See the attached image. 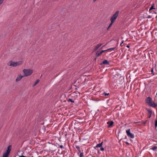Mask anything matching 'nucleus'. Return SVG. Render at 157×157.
Instances as JSON below:
<instances>
[{"label":"nucleus","mask_w":157,"mask_h":157,"mask_svg":"<svg viewBox=\"0 0 157 157\" xmlns=\"http://www.w3.org/2000/svg\"><path fill=\"white\" fill-rule=\"evenodd\" d=\"M125 143L128 145H129L130 144L129 143L127 142H125Z\"/></svg>","instance_id":"cd10ccee"},{"label":"nucleus","mask_w":157,"mask_h":157,"mask_svg":"<svg viewBox=\"0 0 157 157\" xmlns=\"http://www.w3.org/2000/svg\"><path fill=\"white\" fill-rule=\"evenodd\" d=\"M115 48V47H114V48H109V50H110V51H113V50H114V49Z\"/></svg>","instance_id":"4be33fe9"},{"label":"nucleus","mask_w":157,"mask_h":157,"mask_svg":"<svg viewBox=\"0 0 157 157\" xmlns=\"http://www.w3.org/2000/svg\"><path fill=\"white\" fill-rule=\"evenodd\" d=\"M114 22L112 21H111V23L109 24V27H111L112 26V24Z\"/></svg>","instance_id":"412c9836"},{"label":"nucleus","mask_w":157,"mask_h":157,"mask_svg":"<svg viewBox=\"0 0 157 157\" xmlns=\"http://www.w3.org/2000/svg\"><path fill=\"white\" fill-rule=\"evenodd\" d=\"M104 52L103 50H102L100 52H99V51H98L96 52L97 57H98L101 56L102 54Z\"/></svg>","instance_id":"6e6552de"},{"label":"nucleus","mask_w":157,"mask_h":157,"mask_svg":"<svg viewBox=\"0 0 157 157\" xmlns=\"http://www.w3.org/2000/svg\"><path fill=\"white\" fill-rule=\"evenodd\" d=\"M109 93H107L105 92H104L103 93V94L105 96H108L109 95Z\"/></svg>","instance_id":"5701e85b"},{"label":"nucleus","mask_w":157,"mask_h":157,"mask_svg":"<svg viewBox=\"0 0 157 157\" xmlns=\"http://www.w3.org/2000/svg\"><path fill=\"white\" fill-rule=\"evenodd\" d=\"M123 43V42L122 41V43L120 45H121V44Z\"/></svg>","instance_id":"f704fd0d"},{"label":"nucleus","mask_w":157,"mask_h":157,"mask_svg":"<svg viewBox=\"0 0 157 157\" xmlns=\"http://www.w3.org/2000/svg\"><path fill=\"white\" fill-rule=\"evenodd\" d=\"M83 152H81L80 154V157H82L83 156Z\"/></svg>","instance_id":"b1692460"},{"label":"nucleus","mask_w":157,"mask_h":157,"mask_svg":"<svg viewBox=\"0 0 157 157\" xmlns=\"http://www.w3.org/2000/svg\"><path fill=\"white\" fill-rule=\"evenodd\" d=\"M155 126L156 128L157 127V120H156L155 121Z\"/></svg>","instance_id":"aec40b11"},{"label":"nucleus","mask_w":157,"mask_h":157,"mask_svg":"<svg viewBox=\"0 0 157 157\" xmlns=\"http://www.w3.org/2000/svg\"><path fill=\"white\" fill-rule=\"evenodd\" d=\"M110 27H109V26H108V27L107 28V30H108Z\"/></svg>","instance_id":"7c9ffc66"},{"label":"nucleus","mask_w":157,"mask_h":157,"mask_svg":"<svg viewBox=\"0 0 157 157\" xmlns=\"http://www.w3.org/2000/svg\"><path fill=\"white\" fill-rule=\"evenodd\" d=\"M22 64V61H21L14 62L12 61H10L8 63V65L10 66L16 67L18 66L21 65Z\"/></svg>","instance_id":"f257e3e1"},{"label":"nucleus","mask_w":157,"mask_h":157,"mask_svg":"<svg viewBox=\"0 0 157 157\" xmlns=\"http://www.w3.org/2000/svg\"><path fill=\"white\" fill-rule=\"evenodd\" d=\"M59 147H60V148H62L63 147V145H59Z\"/></svg>","instance_id":"bb28decb"},{"label":"nucleus","mask_w":157,"mask_h":157,"mask_svg":"<svg viewBox=\"0 0 157 157\" xmlns=\"http://www.w3.org/2000/svg\"><path fill=\"white\" fill-rule=\"evenodd\" d=\"M103 51H104V52H109V51H110V50H109V48L108 49H107L106 50H104Z\"/></svg>","instance_id":"393cba45"},{"label":"nucleus","mask_w":157,"mask_h":157,"mask_svg":"<svg viewBox=\"0 0 157 157\" xmlns=\"http://www.w3.org/2000/svg\"><path fill=\"white\" fill-rule=\"evenodd\" d=\"M147 110L148 114L149 115V116H148V118H150L151 116V113H152V111L151 110L149 109H147Z\"/></svg>","instance_id":"ddd939ff"},{"label":"nucleus","mask_w":157,"mask_h":157,"mask_svg":"<svg viewBox=\"0 0 157 157\" xmlns=\"http://www.w3.org/2000/svg\"><path fill=\"white\" fill-rule=\"evenodd\" d=\"M19 157H25V156L24 155H21V156H19Z\"/></svg>","instance_id":"c85d7f7f"},{"label":"nucleus","mask_w":157,"mask_h":157,"mask_svg":"<svg viewBox=\"0 0 157 157\" xmlns=\"http://www.w3.org/2000/svg\"><path fill=\"white\" fill-rule=\"evenodd\" d=\"M150 17L149 16V17H148V18H150Z\"/></svg>","instance_id":"c9c22d12"},{"label":"nucleus","mask_w":157,"mask_h":157,"mask_svg":"<svg viewBox=\"0 0 157 157\" xmlns=\"http://www.w3.org/2000/svg\"><path fill=\"white\" fill-rule=\"evenodd\" d=\"M152 100H151V98L150 97H148L147 98L146 100V102L148 105L151 103Z\"/></svg>","instance_id":"1a4fd4ad"},{"label":"nucleus","mask_w":157,"mask_h":157,"mask_svg":"<svg viewBox=\"0 0 157 157\" xmlns=\"http://www.w3.org/2000/svg\"><path fill=\"white\" fill-rule=\"evenodd\" d=\"M24 74V76H28L31 75L33 73V71L32 69H24L23 70Z\"/></svg>","instance_id":"f03ea898"},{"label":"nucleus","mask_w":157,"mask_h":157,"mask_svg":"<svg viewBox=\"0 0 157 157\" xmlns=\"http://www.w3.org/2000/svg\"><path fill=\"white\" fill-rule=\"evenodd\" d=\"M24 77V76L21 75H18L15 80L16 82H17L19 81Z\"/></svg>","instance_id":"0eeeda50"},{"label":"nucleus","mask_w":157,"mask_h":157,"mask_svg":"<svg viewBox=\"0 0 157 157\" xmlns=\"http://www.w3.org/2000/svg\"><path fill=\"white\" fill-rule=\"evenodd\" d=\"M97 1V0H93V2H96Z\"/></svg>","instance_id":"c756f323"},{"label":"nucleus","mask_w":157,"mask_h":157,"mask_svg":"<svg viewBox=\"0 0 157 157\" xmlns=\"http://www.w3.org/2000/svg\"><path fill=\"white\" fill-rule=\"evenodd\" d=\"M67 101L68 102H71L74 103V101L71 98H69L68 99Z\"/></svg>","instance_id":"f3484780"},{"label":"nucleus","mask_w":157,"mask_h":157,"mask_svg":"<svg viewBox=\"0 0 157 157\" xmlns=\"http://www.w3.org/2000/svg\"><path fill=\"white\" fill-rule=\"evenodd\" d=\"M126 47H127V48H129V46L128 45H127L126 46Z\"/></svg>","instance_id":"72a5a7b5"},{"label":"nucleus","mask_w":157,"mask_h":157,"mask_svg":"<svg viewBox=\"0 0 157 157\" xmlns=\"http://www.w3.org/2000/svg\"><path fill=\"white\" fill-rule=\"evenodd\" d=\"M119 13V11H117L116 13L111 17L110 18V20L111 21L114 22L117 17H118Z\"/></svg>","instance_id":"20e7f679"},{"label":"nucleus","mask_w":157,"mask_h":157,"mask_svg":"<svg viewBox=\"0 0 157 157\" xmlns=\"http://www.w3.org/2000/svg\"><path fill=\"white\" fill-rule=\"evenodd\" d=\"M76 148L78 149L79 151H80V147L79 146H76Z\"/></svg>","instance_id":"6ab92c4d"},{"label":"nucleus","mask_w":157,"mask_h":157,"mask_svg":"<svg viewBox=\"0 0 157 157\" xmlns=\"http://www.w3.org/2000/svg\"><path fill=\"white\" fill-rule=\"evenodd\" d=\"M156 95H157V93H156Z\"/></svg>","instance_id":"e433bc0d"},{"label":"nucleus","mask_w":157,"mask_h":157,"mask_svg":"<svg viewBox=\"0 0 157 157\" xmlns=\"http://www.w3.org/2000/svg\"><path fill=\"white\" fill-rule=\"evenodd\" d=\"M113 123L114 122L112 121H108L107 122V124L109 125L108 127L109 128L111 127L113 124Z\"/></svg>","instance_id":"f8f14e48"},{"label":"nucleus","mask_w":157,"mask_h":157,"mask_svg":"<svg viewBox=\"0 0 157 157\" xmlns=\"http://www.w3.org/2000/svg\"><path fill=\"white\" fill-rule=\"evenodd\" d=\"M109 62L107 60H104L102 63L101 64H104V65H109Z\"/></svg>","instance_id":"9b49d317"},{"label":"nucleus","mask_w":157,"mask_h":157,"mask_svg":"<svg viewBox=\"0 0 157 157\" xmlns=\"http://www.w3.org/2000/svg\"><path fill=\"white\" fill-rule=\"evenodd\" d=\"M154 4L153 3L152 4V5L151 6V8H150V9H149V10H151L153 9H155V8H154L153 7H154Z\"/></svg>","instance_id":"a211bd4d"},{"label":"nucleus","mask_w":157,"mask_h":157,"mask_svg":"<svg viewBox=\"0 0 157 157\" xmlns=\"http://www.w3.org/2000/svg\"><path fill=\"white\" fill-rule=\"evenodd\" d=\"M150 106H151L155 108L157 106V104L155 103H154V102L152 101H151V103L149 104Z\"/></svg>","instance_id":"9d476101"},{"label":"nucleus","mask_w":157,"mask_h":157,"mask_svg":"<svg viewBox=\"0 0 157 157\" xmlns=\"http://www.w3.org/2000/svg\"><path fill=\"white\" fill-rule=\"evenodd\" d=\"M103 142H102L101 143L97 144L96 147H102Z\"/></svg>","instance_id":"2eb2a0df"},{"label":"nucleus","mask_w":157,"mask_h":157,"mask_svg":"<svg viewBox=\"0 0 157 157\" xmlns=\"http://www.w3.org/2000/svg\"><path fill=\"white\" fill-rule=\"evenodd\" d=\"M11 148V146L9 145L7 147V149L6 151L5 152L3 155V157H8L9 154H10Z\"/></svg>","instance_id":"7ed1b4c3"},{"label":"nucleus","mask_w":157,"mask_h":157,"mask_svg":"<svg viewBox=\"0 0 157 157\" xmlns=\"http://www.w3.org/2000/svg\"><path fill=\"white\" fill-rule=\"evenodd\" d=\"M105 45L103 46H102V47L101 48V49H102V48H103V47H105Z\"/></svg>","instance_id":"473e14b6"},{"label":"nucleus","mask_w":157,"mask_h":157,"mask_svg":"<svg viewBox=\"0 0 157 157\" xmlns=\"http://www.w3.org/2000/svg\"><path fill=\"white\" fill-rule=\"evenodd\" d=\"M153 71V68H152L151 70V71L152 72Z\"/></svg>","instance_id":"2f4dec72"},{"label":"nucleus","mask_w":157,"mask_h":157,"mask_svg":"<svg viewBox=\"0 0 157 157\" xmlns=\"http://www.w3.org/2000/svg\"><path fill=\"white\" fill-rule=\"evenodd\" d=\"M157 147L156 146H155L151 148H150V149L151 150H152L153 151H155L156 149H157Z\"/></svg>","instance_id":"dca6fc26"},{"label":"nucleus","mask_w":157,"mask_h":157,"mask_svg":"<svg viewBox=\"0 0 157 157\" xmlns=\"http://www.w3.org/2000/svg\"><path fill=\"white\" fill-rule=\"evenodd\" d=\"M39 82L40 80L39 79H37L36 81H35L33 84V86L34 87Z\"/></svg>","instance_id":"4468645a"},{"label":"nucleus","mask_w":157,"mask_h":157,"mask_svg":"<svg viewBox=\"0 0 157 157\" xmlns=\"http://www.w3.org/2000/svg\"><path fill=\"white\" fill-rule=\"evenodd\" d=\"M104 148L103 147H101V148H100V150H101V151H104Z\"/></svg>","instance_id":"a878e982"},{"label":"nucleus","mask_w":157,"mask_h":157,"mask_svg":"<svg viewBox=\"0 0 157 157\" xmlns=\"http://www.w3.org/2000/svg\"><path fill=\"white\" fill-rule=\"evenodd\" d=\"M102 45L101 43L95 45L94 47V48L93 49V51L95 52L97 51L99 48H100Z\"/></svg>","instance_id":"423d86ee"},{"label":"nucleus","mask_w":157,"mask_h":157,"mask_svg":"<svg viewBox=\"0 0 157 157\" xmlns=\"http://www.w3.org/2000/svg\"><path fill=\"white\" fill-rule=\"evenodd\" d=\"M130 129H129L126 131V133L127 135L128 136L131 138H133L134 137V136L133 134L130 132Z\"/></svg>","instance_id":"39448f33"}]
</instances>
